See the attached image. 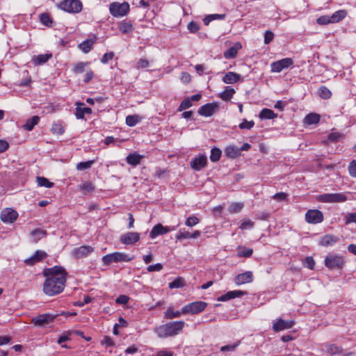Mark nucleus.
<instances>
[{
	"mask_svg": "<svg viewBox=\"0 0 356 356\" xmlns=\"http://www.w3.org/2000/svg\"><path fill=\"white\" fill-rule=\"evenodd\" d=\"M183 314H184V312H182V309L181 311H175L172 307H170L164 312V318L166 319H172L180 317Z\"/></svg>",
	"mask_w": 356,
	"mask_h": 356,
	"instance_id": "nucleus-28",
	"label": "nucleus"
},
{
	"mask_svg": "<svg viewBox=\"0 0 356 356\" xmlns=\"http://www.w3.org/2000/svg\"><path fill=\"white\" fill-rule=\"evenodd\" d=\"M243 207L244 204L242 202H233L229 207L228 210L231 213H240Z\"/></svg>",
	"mask_w": 356,
	"mask_h": 356,
	"instance_id": "nucleus-37",
	"label": "nucleus"
},
{
	"mask_svg": "<svg viewBox=\"0 0 356 356\" xmlns=\"http://www.w3.org/2000/svg\"><path fill=\"white\" fill-rule=\"evenodd\" d=\"M170 231V229L168 227H164L161 224H157L153 227L152 229L149 233V236L152 238H154L159 235H163Z\"/></svg>",
	"mask_w": 356,
	"mask_h": 356,
	"instance_id": "nucleus-19",
	"label": "nucleus"
},
{
	"mask_svg": "<svg viewBox=\"0 0 356 356\" xmlns=\"http://www.w3.org/2000/svg\"><path fill=\"white\" fill-rule=\"evenodd\" d=\"M254 124V123L253 121H248V120H245L243 122H242L239 124V127L241 129H250L251 128L253 127Z\"/></svg>",
	"mask_w": 356,
	"mask_h": 356,
	"instance_id": "nucleus-58",
	"label": "nucleus"
},
{
	"mask_svg": "<svg viewBox=\"0 0 356 356\" xmlns=\"http://www.w3.org/2000/svg\"><path fill=\"white\" fill-rule=\"evenodd\" d=\"M40 118L37 115L32 117L31 119L26 120V123L23 125V128L27 131H31L34 127L38 124Z\"/></svg>",
	"mask_w": 356,
	"mask_h": 356,
	"instance_id": "nucleus-31",
	"label": "nucleus"
},
{
	"mask_svg": "<svg viewBox=\"0 0 356 356\" xmlns=\"http://www.w3.org/2000/svg\"><path fill=\"white\" fill-rule=\"evenodd\" d=\"M51 54H40L33 58V62L35 65H39L45 63L51 58Z\"/></svg>",
	"mask_w": 356,
	"mask_h": 356,
	"instance_id": "nucleus-33",
	"label": "nucleus"
},
{
	"mask_svg": "<svg viewBox=\"0 0 356 356\" xmlns=\"http://www.w3.org/2000/svg\"><path fill=\"white\" fill-rule=\"evenodd\" d=\"M222 152L219 148L213 147L211 150L210 159L213 162L219 161L221 156Z\"/></svg>",
	"mask_w": 356,
	"mask_h": 356,
	"instance_id": "nucleus-40",
	"label": "nucleus"
},
{
	"mask_svg": "<svg viewBox=\"0 0 356 356\" xmlns=\"http://www.w3.org/2000/svg\"><path fill=\"white\" fill-rule=\"evenodd\" d=\"M320 120V116L316 113H309L305 118V122L308 124H317Z\"/></svg>",
	"mask_w": 356,
	"mask_h": 356,
	"instance_id": "nucleus-38",
	"label": "nucleus"
},
{
	"mask_svg": "<svg viewBox=\"0 0 356 356\" xmlns=\"http://www.w3.org/2000/svg\"><path fill=\"white\" fill-rule=\"evenodd\" d=\"M43 274L47 277L43 284V291L46 295L53 296L63 291L67 274L63 268L54 266L44 269Z\"/></svg>",
	"mask_w": 356,
	"mask_h": 356,
	"instance_id": "nucleus-1",
	"label": "nucleus"
},
{
	"mask_svg": "<svg viewBox=\"0 0 356 356\" xmlns=\"http://www.w3.org/2000/svg\"><path fill=\"white\" fill-rule=\"evenodd\" d=\"M191 234L186 231L179 230V232L176 235L177 240H181L184 238H190Z\"/></svg>",
	"mask_w": 356,
	"mask_h": 356,
	"instance_id": "nucleus-59",
	"label": "nucleus"
},
{
	"mask_svg": "<svg viewBox=\"0 0 356 356\" xmlns=\"http://www.w3.org/2000/svg\"><path fill=\"white\" fill-rule=\"evenodd\" d=\"M184 286V280L181 278H177L169 284V287L170 289L181 288Z\"/></svg>",
	"mask_w": 356,
	"mask_h": 356,
	"instance_id": "nucleus-48",
	"label": "nucleus"
},
{
	"mask_svg": "<svg viewBox=\"0 0 356 356\" xmlns=\"http://www.w3.org/2000/svg\"><path fill=\"white\" fill-rule=\"evenodd\" d=\"M139 121L140 118L136 115H128L126 118V124L129 127L135 126Z\"/></svg>",
	"mask_w": 356,
	"mask_h": 356,
	"instance_id": "nucleus-42",
	"label": "nucleus"
},
{
	"mask_svg": "<svg viewBox=\"0 0 356 356\" xmlns=\"http://www.w3.org/2000/svg\"><path fill=\"white\" fill-rule=\"evenodd\" d=\"M142 159H143V156L135 152V153L129 154L127 156L126 161L129 164H130L133 166H136V165L140 164Z\"/></svg>",
	"mask_w": 356,
	"mask_h": 356,
	"instance_id": "nucleus-25",
	"label": "nucleus"
},
{
	"mask_svg": "<svg viewBox=\"0 0 356 356\" xmlns=\"http://www.w3.org/2000/svg\"><path fill=\"white\" fill-rule=\"evenodd\" d=\"M54 320V316L49 314H44L39 315L32 319V323L36 326H44L49 324Z\"/></svg>",
	"mask_w": 356,
	"mask_h": 356,
	"instance_id": "nucleus-15",
	"label": "nucleus"
},
{
	"mask_svg": "<svg viewBox=\"0 0 356 356\" xmlns=\"http://www.w3.org/2000/svg\"><path fill=\"white\" fill-rule=\"evenodd\" d=\"M318 95L325 99H329L332 96L331 91L325 86H321L318 91Z\"/></svg>",
	"mask_w": 356,
	"mask_h": 356,
	"instance_id": "nucleus-39",
	"label": "nucleus"
},
{
	"mask_svg": "<svg viewBox=\"0 0 356 356\" xmlns=\"http://www.w3.org/2000/svg\"><path fill=\"white\" fill-rule=\"evenodd\" d=\"M133 259L134 256L130 257L129 254L124 252H115L113 253L104 255L102 257V261L104 265L108 266L111 263L130 261Z\"/></svg>",
	"mask_w": 356,
	"mask_h": 356,
	"instance_id": "nucleus-4",
	"label": "nucleus"
},
{
	"mask_svg": "<svg viewBox=\"0 0 356 356\" xmlns=\"http://www.w3.org/2000/svg\"><path fill=\"white\" fill-rule=\"evenodd\" d=\"M207 304L203 301H196L185 305L182 308V312L184 314H196L202 312L207 307Z\"/></svg>",
	"mask_w": 356,
	"mask_h": 356,
	"instance_id": "nucleus-8",
	"label": "nucleus"
},
{
	"mask_svg": "<svg viewBox=\"0 0 356 356\" xmlns=\"http://www.w3.org/2000/svg\"><path fill=\"white\" fill-rule=\"evenodd\" d=\"M345 223L346 225L356 223V212L348 213L346 216Z\"/></svg>",
	"mask_w": 356,
	"mask_h": 356,
	"instance_id": "nucleus-54",
	"label": "nucleus"
},
{
	"mask_svg": "<svg viewBox=\"0 0 356 356\" xmlns=\"http://www.w3.org/2000/svg\"><path fill=\"white\" fill-rule=\"evenodd\" d=\"M94 251V248L90 245H83L72 250V254L76 259L88 257Z\"/></svg>",
	"mask_w": 356,
	"mask_h": 356,
	"instance_id": "nucleus-13",
	"label": "nucleus"
},
{
	"mask_svg": "<svg viewBox=\"0 0 356 356\" xmlns=\"http://www.w3.org/2000/svg\"><path fill=\"white\" fill-rule=\"evenodd\" d=\"M51 131L54 134L61 135L64 133L65 130L63 127L59 123H54L52 124Z\"/></svg>",
	"mask_w": 356,
	"mask_h": 356,
	"instance_id": "nucleus-44",
	"label": "nucleus"
},
{
	"mask_svg": "<svg viewBox=\"0 0 356 356\" xmlns=\"http://www.w3.org/2000/svg\"><path fill=\"white\" fill-rule=\"evenodd\" d=\"M253 252V250L252 248H242V250L241 251H238L237 253V256L239 257H246L249 258L252 256Z\"/></svg>",
	"mask_w": 356,
	"mask_h": 356,
	"instance_id": "nucleus-46",
	"label": "nucleus"
},
{
	"mask_svg": "<svg viewBox=\"0 0 356 356\" xmlns=\"http://www.w3.org/2000/svg\"><path fill=\"white\" fill-rule=\"evenodd\" d=\"M347 15V12L345 10H339L334 13L331 16V24L337 23L341 21Z\"/></svg>",
	"mask_w": 356,
	"mask_h": 356,
	"instance_id": "nucleus-26",
	"label": "nucleus"
},
{
	"mask_svg": "<svg viewBox=\"0 0 356 356\" xmlns=\"http://www.w3.org/2000/svg\"><path fill=\"white\" fill-rule=\"evenodd\" d=\"M192 106L191 99L189 98L184 99L180 104L178 111H181L190 108Z\"/></svg>",
	"mask_w": 356,
	"mask_h": 356,
	"instance_id": "nucleus-49",
	"label": "nucleus"
},
{
	"mask_svg": "<svg viewBox=\"0 0 356 356\" xmlns=\"http://www.w3.org/2000/svg\"><path fill=\"white\" fill-rule=\"evenodd\" d=\"M94 161H88L85 162H80L76 164V169L78 170H83L90 168Z\"/></svg>",
	"mask_w": 356,
	"mask_h": 356,
	"instance_id": "nucleus-47",
	"label": "nucleus"
},
{
	"mask_svg": "<svg viewBox=\"0 0 356 356\" xmlns=\"http://www.w3.org/2000/svg\"><path fill=\"white\" fill-rule=\"evenodd\" d=\"M348 171L351 177H356V161H352L348 165Z\"/></svg>",
	"mask_w": 356,
	"mask_h": 356,
	"instance_id": "nucleus-57",
	"label": "nucleus"
},
{
	"mask_svg": "<svg viewBox=\"0 0 356 356\" xmlns=\"http://www.w3.org/2000/svg\"><path fill=\"white\" fill-rule=\"evenodd\" d=\"M140 239V234L137 232H128L120 236V241L125 245H133Z\"/></svg>",
	"mask_w": 356,
	"mask_h": 356,
	"instance_id": "nucleus-14",
	"label": "nucleus"
},
{
	"mask_svg": "<svg viewBox=\"0 0 356 356\" xmlns=\"http://www.w3.org/2000/svg\"><path fill=\"white\" fill-rule=\"evenodd\" d=\"M225 154L229 158H236L240 154V149L235 145H229L225 149Z\"/></svg>",
	"mask_w": 356,
	"mask_h": 356,
	"instance_id": "nucleus-32",
	"label": "nucleus"
},
{
	"mask_svg": "<svg viewBox=\"0 0 356 356\" xmlns=\"http://www.w3.org/2000/svg\"><path fill=\"white\" fill-rule=\"evenodd\" d=\"M93 44L94 41L92 40H87L81 42L79 47L83 52L88 53L92 49Z\"/></svg>",
	"mask_w": 356,
	"mask_h": 356,
	"instance_id": "nucleus-36",
	"label": "nucleus"
},
{
	"mask_svg": "<svg viewBox=\"0 0 356 356\" xmlns=\"http://www.w3.org/2000/svg\"><path fill=\"white\" fill-rule=\"evenodd\" d=\"M188 29L190 31L191 33H195L200 29V26L196 22H191L188 24Z\"/></svg>",
	"mask_w": 356,
	"mask_h": 356,
	"instance_id": "nucleus-61",
	"label": "nucleus"
},
{
	"mask_svg": "<svg viewBox=\"0 0 356 356\" xmlns=\"http://www.w3.org/2000/svg\"><path fill=\"white\" fill-rule=\"evenodd\" d=\"M345 263L344 257L337 254H329L325 258V265L330 270L341 269Z\"/></svg>",
	"mask_w": 356,
	"mask_h": 356,
	"instance_id": "nucleus-3",
	"label": "nucleus"
},
{
	"mask_svg": "<svg viewBox=\"0 0 356 356\" xmlns=\"http://www.w3.org/2000/svg\"><path fill=\"white\" fill-rule=\"evenodd\" d=\"M239 344H240V341H237L236 343H234L231 345L224 346L221 347L220 350L222 352L234 351L236 348V347L238 346Z\"/></svg>",
	"mask_w": 356,
	"mask_h": 356,
	"instance_id": "nucleus-55",
	"label": "nucleus"
},
{
	"mask_svg": "<svg viewBox=\"0 0 356 356\" xmlns=\"http://www.w3.org/2000/svg\"><path fill=\"white\" fill-rule=\"evenodd\" d=\"M254 227V222L251 220H247L243 221L241 225L239 226V228L241 229H252Z\"/></svg>",
	"mask_w": 356,
	"mask_h": 356,
	"instance_id": "nucleus-56",
	"label": "nucleus"
},
{
	"mask_svg": "<svg viewBox=\"0 0 356 356\" xmlns=\"http://www.w3.org/2000/svg\"><path fill=\"white\" fill-rule=\"evenodd\" d=\"M294 325V322L292 321H284L283 319H279L275 322L273 325V329L275 332L290 329Z\"/></svg>",
	"mask_w": 356,
	"mask_h": 356,
	"instance_id": "nucleus-18",
	"label": "nucleus"
},
{
	"mask_svg": "<svg viewBox=\"0 0 356 356\" xmlns=\"http://www.w3.org/2000/svg\"><path fill=\"white\" fill-rule=\"evenodd\" d=\"M219 108V104L213 102L206 104L200 107L197 113L199 115L204 117H210L213 115Z\"/></svg>",
	"mask_w": 356,
	"mask_h": 356,
	"instance_id": "nucleus-9",
	"label": "nucleus"
},
{
	"mask_svg": "<svg viewBox=\"0 0 356 356\" xmlns=\"http://www.w3.org/2000/svg\"><path fill=\"white\" fill-rule=\"evenodd\" d=\"M317 23L320 25H326L328 24H331L330 16L329 15H323L318 17L316 20Z\"/></svg>",
	"mask_w": 356,
	"mask_h": 356,
	"instance_id": "nucleus-51",
	"label": "nucleus"
},
{
	"mask_svg": "<svg viewBox=\"0 0 356 356\" xmlns=\"http://www.w3.org/2000/svg\"><path fill=\"white\" fill-rule=\"evenodd\" d=\"M119 30L123 33H129L133 31V26L130 22L122 21L119 24Z\"/></svg>",
	"mask_w": 356,
	"mask_h": 356,
	"instance_id": "nucleus-34",
	"label": "nucleus"
},
{
	"mask_svg": "<svg viewBox=\"0 0 356 356\" xmlns=\"http://www.w3.org/2000/svg\"><path fill=\"white\" fill-rule=\"evenodd\" d=\"M327 350L331 355L340 353L341 352V348L340 347L337 346L334 344L328 345L327 347Z\"/></svg>",
	"mask_w": 356,
	"mask_h": 356,
	"instance_id": "nucleus-53",
	"label": "nucleus"
},
{
	"mask_svg": "<svg viewBox=\"0 0 356 356\" xmlns=\"http://www.w3.org/2000/svg\"><path fill=\"white\" fill-rule=\"evenodd\" d=\"M241 47V44L238 43L235 44L234 46L229 48L227 51L224 52V57L227 59H231L236 57L238 49Z\"/></svg>",
	"mask_w": 356,
	"mask_h": 356,
	"instance_id": "nucleus-27",
	"label": "nucleus"
},
{
	"mask_svg": "<svg viewBox=\"0 0 356 356\" xmlns=\"http://www.w3.org/2000/svg\"><path fill=\"white\" fill-rule=\"evenodd\" d=\"M338 241V237L331 234H326L321 238L319 244L322 246H332Z\"/></svg>",
	"mask_w": 356,
	"mask_h": 356,
	"instance_id": "nucleus-23",
	"label": "nucleus"
},
{
	"mask_svg": "<svg viewBox=\"0 0 356 356\" xmlns=\"http://www.w3.org/2000/svg\"><path fill=\"white\" fill-rule=\"evenodd\" d=\"M207 163V158L205 155H200L197 157L194 158L191 161V166L195 170H200L206 166Z\"/></svg>",
	"mask_w": 356,
	"mask_h": 356,
	"instance_id": "nucleus-17",
	"label": "nucleus"
},
{
	"mask_svg": "<svg viewBox=\"0 0 356 356\" xmlns=\"http://www.w3.org/2000/svg\"><path fill=\"white\" fill-rule=\"evenodd\" d=\"M184 325L185 323L183 321L169 322L156 327L155 332L159 338L175 336L182 331Z\"/></svg>",
	"mask_w": 356,
	"mask_h": 356,
	"instance_id": "nucleus-2",
	"label": "nucleus"
},
{
	"mask_svg": "<svg viewBox=\"0 0 356 356\" xmlns=\"http://www.w3.org/2000/svg\"><path fill=\"white\" fill-rule=\"evenodd\" d=\"M109 10L113 17H123L128 13L129 10V4L127 2H124L122 3H112L110 5Z\"/></svg>",
	"mask_w": 356,
	"mask_h": 356,
	"instance_id": "nucleus-6",
	"label": "nucleus"
},
{
	"mask_svg": "<svg viewBox=\"0 0 356 356\" xmlns=\"http://www.w3.org/2000/svg\"><path fill=\"white\" fill-rule=\"evenodd\" d=\"M83 104L80 103L77 104V106L75 110V115L77 119H84V115L86 114H90L92 113V110L88 107H81Z\"/></svg>",
	"mask_w": 356,
	"mask_h": 356,
	"instance_id": "nucleus-24",
	"label": "nucleus"
},
{
	"mask_svg": "<svg viewBox=\"0 0 356 356\" xmlns=\"http://www.w3.org/2000/svg\"><path fill=\"white\" fill-rule=\"evenodd\" d=\"M198 222H199V219L196 216H192L188 217L186 219L185 224L188 227H193V226L197 225Z\"/></svg>",
	"mask_w": 356,
	"mask_h": 356,
	"instance_id": "nucleus-52",
	"label": "nucleus"
},
{
	"mask_svg": "<svg viewBox=\"0 0 356 356\" xmlns=\"http://www.w3.org/2000/svg\"><path fill=\"white\" fill-rule=\"evenodd\" d=\"M58 6L69 13H79L83 8V4L79 0H63Z\"/></svg>",
	"mask_w": 356,
	"mask_h": 356,
	"instance_id": "nucleus-5",
	"label": "nucleus"
},
{
	"mask_svg": "<svg viewBox=\"0 0 356 356\" xmlns=\"http://www.w3.org/2000/svg\"><path fill=\"white\" fill-rule=\"evenodd\" d=\"M113 56L114 53L113 51L106 53L101 58V62L104 64H106L108 62V60H112Z\"/></svg>",
	"mask_w": 356,
	"mask_h": 356,
	"instance_id": "nucleus-62",
	"label": "nucleus"
},
{
	"mask_svg": "<svg viewBox=\"0 0 356 356\" xmlns=\"http://www.w3.org/2000/svg\"><path fill=\"white\" fill-rule=\"evenodd\" d=\"M47 256V254L45 252L37 250L32 257L25 260V263L28 265H33L36 262H38L46 258Z\"/></svg>",
	"mask_w": 356,
	"mask_h": 356,
	"instance_id": "nucleus-20",
	"label": "nucleus"
},
{
	"mask_svg": "<svg viewBox=\"0 0 356 356\" xmlns=\"http://www.w3.org/2000/svg\"><path fill=\"white\" fill-rule=\"evenodd\" d=\"M293 65V61L291 58H283L271 63V71L273 72H280L282 70L286 69Z\"/></svg>",
	"mask_w": 356,
	"mask_h": 356,
	"instance_id": "nucleus-10",
	"label": "nucleus"
},
{
	"mask_svg": "<svg viewBox=\"0 0 356 356\" xmlns=\"http://www.w3.org/2000/svg\"><path fill=\"white\" fill-rule=\"evenodd\" d=\"M40 22L46 26H50L52 24L51 19L47 13H42L40 15Z\"/></svg>",
	"mask_w": 356,
	"mask_h": 356,
	"instance_id": "nucleus-50",
	"label": "nucleus"
},
{
	"mask_svg": "<svg viewBox=\"0 0 356 356\" xmlns=\"http://www.w3.org/2000/svg\"><path fill=\"white\" fill-rule=\"evenodd\" d=\"M245 293L246 292H244L243 291H231L221 296L220 298H218V300L219 301H227L237 297H241L245 295Z\"/></svg>",
	"mask_w": 356,
	"mask_h": 356,
	"instance_id": "nucleus-21",
	"label": "nucleus"
},
{
	"mask_svg": "<svg viewBox=\"0 0 356 356\" xmlns=\"http://www.w3.org/2000/svg\"><path fill=\"white\" fill-rule=\"evenodd\" d=\"M305 220L312 224L320 223L323 220V215L319 210H309L305 214Z\"/></svg>",
	"mask_w": 356,
	"mask_h": 356,
	"instance_id": "nucleus-12",
	"label": "nucleus"
},
{
	"mask_svg": "<svg viewBox=\"0 0 356 356\" xmlns=\"http://www.w3.org/2000/svg\"><path fill=\"white\" fill-rule=\"evenodd\" d=\"M252 280L253 274L251 271H246L243 273L238 274L234 278V282L236 285L250 283Z\"/></svg>",
	"mask_w": 356,
	"mask_h": 356,
	"instance_id": "nucleus-16",
	"label": "nucleus"
},
{
	"mask_svg": "<svg viewBox=\"0 0 356 356\" xmlns=\"http://www.w3.org/2000/svg\"><path fill=\"white\" fill-rule=\"evenodd\" d=\"M344 193H325L319 195L318 200L325 203L343 202L347 200Z\"/></svg>",
	"mask_w": 356,
	"mask_h": 356,
	"instance_id": "nucleus-7",
	"label": "nucleus"
},
{
	"mask_svg": "<svg viewBox=\"0 0 356 356\" xmlns=\"http://www.w3.org/2000/svg\"><path fill=\"white\" fill-rule=\"evenodd\" d=\"M274 38V34L270 31H266L264 35V43L268 44L272 42Z\"/></svg>",
	"mask_w": 356,
	"mask_h": 356,
	"instance_id": "nucleus-60",
	"label": "nucleus"
},
{
	"mask_svg": "<svg viewBox=\"0 0 356 356\" xmlns=\"http://www.w3.org/2000/svg\"><path fill=\"white\" fill-rule=\"evenodd\" d=\"M305 265L309 269H313L315 265L314 260L312 257H307L305 259Z\"/></svg>",
	"mask_w": 356,
	"mask_h": 356,
	"instance_id": "nucleus-64",
	"label": "nucleus"
},
{
	"mask_svg": "<svg viewBox=\"0 0 356 356\" xmlns=\"http://www.w3.org/2000/svg\"><path fill=\"white\" fill-rule=\"evenodd\" d=\"M36 180L38 185L40 186L51 188L54 186L53 182L49 181L47 178L43 177H37Z\"/></svg>",
	"mask_w": 356,
	"mask_h": 356,
	"instance_id": "nucleus-41",
	"label": "nucleus"
},
{
	"mask_svg": "<svg viewBox=\"0 0 356 356\" xmlns=\"http://www.w3.org/2000/svg\"><path fill=\"white\" fill-rule=\"evenodd\" d=\"M0 217L3 222L10 224L17 220L18 213L13 209L6 208L1 211Z\"/></svg>",
	"mask_w": 356,
	"mask_h": 356,
	"instance_id": "nucleus-11",
	"label": "nucleus"
},
{
	"mask_svg": "<svg viewBox=\"0 0 356 356\" xmlns=\"http://www.w3.org/2000/svg\"><path fill=\"white\" fill-rule=\"evenodd\" d=\"M47 235V232L40 229H35L31 233V240L34 243H37L39 240Z\"/></svg>",
	"mask_w": 356,
	"mask_h": 356,
	"instance_id": "nucleus-29",
	"label": "nucleus"
},
{
	"mask_svg": "<svg viewBox=\"0 0 356 356\" xmlns=\"http://www.w3.org/2000/svg\"><path fill=\"white\" fill-rule=\"evenodd\" d=\"M234 93L235 90L234 88L227 86L225 90L220 94V97L224 101H229Z\"/></svg>",
	"mask_w": 356,
	"mask_h": 356,
	"instance_id": "nucleus-35",
	"label": "nucleus"
},
{
	"mask_svg": "<svg viewBox=\"0 0 356 356\" xmlns=\"http://www.w3.org/2000/svg\"><path fill=\"white\" fill-rule=\"evenodd\" d=\"M88 65V63L79 62L74 65L73 72L76 74L83 73L85 71L86 67Z\"/></svg>",
	"mask_w": 356,
	"mask_h": 356,
	"instance_id": "nucleus-43",
	"label": "nucleus"
},
{
	"mask_svg": "<svg viewBox=\"0 0 356 356\" xmlns=\"http://www.w3.org/2000/svg\"><path fill=\"white\" fill-rule=\"evenodd\" d=\"M277 114L269 108H263L259 113V118L262 120H270L277 118Z\"/></svg>",
	"mask_w": 356,
	"mask_h": 356,
	"instance_id": "nucleus-30",
	"label": "nucleus"
},
{
	"mask_svg": "<svg viewBox=\"0 0 356 356\" xmlns=\"http://www.w3.org/2000/svg\"><path fill=\"white\" fill-rule=\"evenodd\" d=\"M343 138L344 135L339 132H332L327 136L328 140L332 142H338Z\"/></svg>",
	"mask_w": 356,
	"mask_h": 356,
	"instance_id": "nucleus-45",
	"label": "nucleus"
},
{
	"mask_svg": "<svg viewBox=\"0 0 356 356\" xmlns=\"http://www.w3.org/2000/svg\"><path fill=\"white\" fill-rule=\"evenodd\" d=\"M163 268V266L160 263H158V264H156L154 265H150L147 267V270L149 271V272H154V271H160Z\"/></svg>",
	"mask_w": 356,
	"mask_h": 356,
	"instance_id": "nucleus-63",
	"label": "nucleus"
},
{
	"mask_svg": "<svg viewBox=\"0 0 356 356\" xmlns=\"http://www.w3.org/2000/svg\"><path fill=\"white\" fill-rule=\"evenodd\" d=\"M240 78V74L236 72H229L225 74L222 80L225 83L233 84L238 81Z\"/></svg>",
	"mask_w": 356,
	"mask_h": 356,
	"instance_id": "nucleus-22",
	"label": "nucleus"
}]
</instances>
